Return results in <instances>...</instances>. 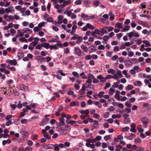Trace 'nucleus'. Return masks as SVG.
<instances>
[{
    "label": "nucleus",
    "instance_id": "nucleus-1",
    "mask_svg": "<svg viewBox=\"0 0 151 151\" xmlns=\"http://www.w3.org/2000/svg\"><path fill=\"white\" fill-rule=\"evenodd\" d=\"M64 117L67 119L65 122L67 124L73 125L76 123V121L69 120L71 118V116L70 115L65 114L64 113H62L61 114V117L59 119V124L60 126H64L65 124Z\"/></svg>",
    "mask_w": 151,
    "mask_h": 151
},
{
    "label": "nucleus",
    "instance_id": "nucleus-2",
    "mask_svg": "<svg viewBox=\"0 0 151 151\" xmlns=\"http://www.w3.org/2000/svg\"><path fill=\"white\" fill-rule=\"evenodd\" d=\"M127 35L130 39H131L133 37H138L139 36V34L138 33L135 31H133L132 32L127 33Z\"/></svg>",
    "mask_w": 151,
    "mask_h": 151
},
{
    "label": "nucleus",
    "instance_id": "nucleus-3",
    "mask_svg": "<svg viewBox=\"0 0 151 151\" xmlns=\"http://www.w3.org/2000/svg\"><path fill=\"white\" fill-rule=\"evenodd\" d=\"M71 0H67V1L59 0V3L60 4V5H59V6L61 7H64L71 3Z\"/></svg>",
    "mask_w": 151,
    "mask_h": 151
},
{
    "label": "nucleus",
    "instance_id": "nucleus-4",
    "mask_svg": "<svg viewBox=\"0 0 151 151\" xmlns=\"http://www.w3.org/2000/svg\"><path fill=\"white\" fill-rule=\"evenodd\" d=\"M70 126L69 125H66L63 127H61V129L63 133L65 134H67L70 130Z\"/></svg>",
    "mask_w": 151,
    "mask_h": 151
},
{
    "label": "nucleus",
    "instance_id": "nucleus-5",
    "mask_svg": "<svg viewBox=\"0 0 151 151\" xmlns=\"http://www.w3.org/2000/svg\"><path fill=\"white\" fill-rule=\"evenodd\" d=\"M58 47L61 48H63V44L60 43H57L56 45H52L50 46V49L51 50H53V49L56 50L58 49Z\"/></svg>",
    "mask_w": 151,
    "mask_h": 151
},
{
    "label": "nucleus",
    "instance_id": "nucleus-6",
    "mask_svg": "<svg viewBox=\"0 0 151 151\" xmlns=\"http://www.w3.org/2000/svg\"><path fill=\"white\" fill-rule=\"evenodd\" d=\"M123 77V76L122 74L121 71L120 70H117L116 74L114 75V79L116 80H117L120 78Z\"/></svg>",
    "mask_w": 151,
    "mask_h": 151
},
{
    "label": "nucleus",
    "instance_id": "nucleus-7",
    "mask_svg": "<svg viewBox=\"0 0 151 151\" xmlns=\"http://www.w3.org/2000/svg\"><path fill=\"white\" fill-rule=\"evenodd\" d=\"M14 12V8L12 6H10L5 8V13L6 14H9V13L13 14Z\"/></svg>",
    "mask_w": 151,
    "mask_h": 151
},
{
    "label": "nucleus",
    "instance_id": "nucleus-8",
    "mask_svg": "<svg viewBox=\"0 0 151 151\" xmlns=\"http://www.w3.org/2000/svg\"><path fill=\"white\" fill-rule=\"evenodd\" d=\"M46 24V22L42 21L38 24L37 26L35 27L33 29H38V30L40 29H42V27H45Z\"/></svg>",
    "mask_w": 151,
    "mask_h": 151
},
{
    "label": "nucleus",
    "instance_id": "nucleus-9",
    "mask_svg": "<svg viewBox=\"0 0 151 151\" xmlns=\"http://www.w3.org/2000/svg\"><path fill=\"white\" fill-rule=\"evenodd\" d=\"M74 50L75 53L79 56H82L83 53L80 48L78 47H75Z\"/></svg>",
    "mask_w": 151,
    "mask_h": 151
},
{
    "label": "nucleus",
    "instance_id": "nucleus-10",
    "mask_svg": "<svg viewBox=\"0 0 151 151\" xmlns=\"http://www.w3.org/2000/svg\"><path fill=\"white\" fill-rule=\"evenodd\" d=\"M70 145V143L68 142H66L64 144L62 143L60 144V147L61 148H65L66 149L69 147Z\"/></svg>",
    "mask_w": 151,
    "mask_h": 151
},
{
    "label": "nucleus",
    "instance_id": "nucleus-11",
    "mask_svg": "<svg viewBox=\"0 0 151 151\" xmlns=\"http://www.w3.org/2000/svg\"><path fill=\"white\" fill-rule=\"evenodd\" d=\"M141 120L142 121L145 128L147 127V124L149 122V120L145 117H142L141 118Z\"/></svg>",
    "mask_w": 151,
    "mask_h": 151
},
{
    "label": "nucleus",
    "instance_id": "nucleus-12",
    "mask_svg": "<svg viewBox=\"0 0 151 151\" xmlns=\"http://www.w3.org/2000/svg\"><path fill=\"white\" fill-rule=\"evenodd\" d=\"M49 119L47 118H45L43 119L41 122L40 123V125L43 126L47 124L49 122Z\"/></svg>",
    "mask_w": 151,
    "mask_h": 151
},
{
    "label": "nucleus",
    "instance_id": "nucleus-13",
    "mask_svg": "<svg viewBox=\"0 0 151 151\" xmlns=\"http://www.w3.org/2000/svg\"><path fill=\"white\" fill-rule=\"evenodd\" d=\"M42 132L44 137L46 138L47 139H50L51 136L49 135L48 134L44 129L42 130Z\"/></svg>",
    "mask_w": 151,
    "mask_h": 151
},
{
    "label": "nucleus",
    "instance_id": "nucleus-14",
    "mask_svg": "<svg viewBox=\"0 0 151 151\" xmlns=\"http://www.w3.org/2000/svg\"><path fill=\"white\" fill-rule=\"evenodd\" d=\"M58 1L59 0H51V1L53 3V5L55 8H58L59 6V4H58Z\"/></svg>",
    "mask_w": 151,
    "mask_h": 151
},
{
    "label": "nucleus",
    "instance_id": "nucleus-15",
    "mask_svg": "<svg viewBox=\"0 0 151 151\" xmlns=\"http://www.w3.org/2000/svg\"><path fill=\"white\" fill-rule=\"evenodd\" d=\"M97 78L100 80V81L101 82L103 83L106 81V77H103L102 75L98 76Z\"/></svg>",
    "mask_w": 151,
    "mask_h": 151
},
{
    "label": "nucleus",
    "instance_id": "nucleus-16",
    "mask_svg": "<svg viewBox=\"0 0 151 151\" xmlns=\"http://www.w3.org/2000/svg\"><path fill=\"white\" fill-rule=\"evenodd\" d=\"M33 31L35 32H38V35L40 37L43 36L45 34L43 32L41 31V29H33Z\"/></svg>",
    "mask_w": 151,
    "mask_h": 151
},
{
    "label": "nucleus",
    "instance_id": "nucleus-17",
    "mask_svg": "<svg viewBox=\"0 0 151 151\" xmlns=\"http://www.w3.org/2000/svg\"><path fill=\"white\" fill-rule=\"evenodd\" d=\"M86 89V87L85 86V84H83L82 88L79 91V93L81 95H83L85 93V90Z\"/></svg>",
    "mask_w": 151,
    "mask_h": 151
},
{
    "label": "nucleus",
    "instance_id": "nucleus-18",
    "mask_svg": "<svg viewBox=\"0 0 151 151\" xmlns=\"http://www.w3.org/2000/svg\"><path fill=\"white\" fill-rule=\"evenodd\" d=\"M139 77L140 78H148L150 77V76L147 75L145 73H140L139 74Z\"/></svg>",
    "mask_w": 151,
    "mask_h": 151
},
{
    "label": "nucleus",
    "instance_id": "nucleus-19",
    "mask_svg": "<svg viewBox=\"0 0 151 151\" xmlns=\"http://www.w3.org/2000/svg\"><path fill=\"white\" fill-rule=\"evenodd\" d=\"M135 134L131 133L129 136H125L124 137L128 139L132 140L133 138L135 137Z\"/></svg>",
    "mask_w": 151,
    "mask_h": 151
},
{
    "label": "nucleus",
    "instance_id": "nucleus-20",
    "mask_svg": "<svg viewBox=\"0 0 151 151\" xmlns=\"http://www.w3.org/2000/svg\"><path fill=\"white\" fill-rule=\"evenodd\" d=\"M130 127H131V129H130V131L133 132H136V130L135 129L136 127V125L135 124L133 123H132Z\"/></svg>",
    "mask_w": 151,
    "mask_h": 151
},
{
    "label": "nucleus",
    "instance_id": "nucleus-21",
    "mask_svg": "<svg viewBox=\"0 0 151 151\" xmlns=\"http://www.w3.org/2000/svg\"><path fill=\"white\" fill-rule=\"evenodd\" d=\"M22 32L20 30H18L17 31V34L16 35L17 37H23L24 33V31H22Z\"/></svg>",
    "mask_w": 151,
    "mask_h": 151
},
{
    "label": "nucleus",
    "instance_id": "nucleus-22",
    "mask_svg": "<svg viewBox=\"0 0 151 151\" xmlns=\"http://www.w3.org/2000/svg\"><path fill=\"white\" fill-rule=\"evenodd\" d=\"M22 31H24V33H27L30 34L32 32V29L28 28H25L22 30Z\"/></svg>",
    "mask_w": 151,
    "mask_h": 151
},
{
    "label": "nucleus",
    "instance_id": "nucleus-23",
    "mask_svg": "<svg viewBox=\"0 0 151 151\" xmlns=\"http://www.w3.org/2000/svg\"><path fill=\"white\" fill-rule=\"evenodd\" d=\"M20 89L21 90L26 91H28V87L23 84H21L20 85Z\"/></svg>",
    "mask_w": 151,
    "mask_h": 151
},
{
    "label": "nucleus",
    "instance_id": "nucleus-24",
    "mask_svg": "<svg viewBox=\"0 0 151 151\" xmlns=\"http://www.w3.org/2000/svg\"><path fill=\"white\" fill-rule=\"evenodd\" d=\"M53 145L52 144H48L47 145H45L43 147L44 149L46 150L51 149L53 148Z\"/></svg>",
    "mask_w": 151,
    "mask_h": 151
},
{
    "label": "nucleus",
    "instance_id": "nucleus-25",
    "mask_svg": "<svg viewBox=\"0 0 151 151\" xmlns=\"http://www.w3.org/2000/svg\"><path fill=\"white\" fill-rule=\"evenodd\" d=\"M7 63L10 64L11 65H15L17 64V61L16 60L14 59L13 60H9L7 61Z\"/></svg>",
    "mask_w": 151,
    "mask_h": 151
},
{
    "label": "nucleus",
    "instance_id": "nucleus-26",
    "mask_svg": "<svg viewBox=\"0 0 151 151\" xmlns=\"http://www.w3.org/2000/svg\"><path fill=\"white\" fill-rule=\"evenodd\" d=\"M24 56V54L23 53L22 51L19 50L18 52L17 56L19 59L22 58Z\"/></svg>",
    "mask_w": 151,
    "mask_h": 151
},
{
    "label": "nucleus",
    "instance_id": "nucleus-27",
    "mask_svg": "<svg viewBox=\"0 0 151 151\" xmlns=\"http://www.w3.org/2000/svg\"><path fill=\"white\" fill-rule=\"evenodd\" d=\"M120 92L119 91L117 90L116 92V93L114 97L115 99H117L118 101H119L120 98Z\"/></svg>",
    "mask_w": 151,
    "mask_h": 151
},
{
    "label": "nucleus",
    "instance_id": "nucleus-28",
    "mask_svg": "<svg viewBox=\"0 0 151 151\" xmlns=\"http://www.w3.org/2000/svg\"><path fill=\"white\" fill-rule=\"evenodd\" d=\"M42 47H44L46 49H48L50 48V44L48 43H43L41 44Z\"/></svg>",
    "mask_w": 151,
    "mask_h": 151
},
{
    "label": "nucleus",
    "instance_id": "nucleus-29",
    "mask_svg": "<svg viewBox=\"0 0 151 151\" xmlns=\"http://www.w3.org/2000/svg\"><path fill=\"white\" fill-rule=\"evenodd\" d=\"M130 28V26H126L121 30V32H125L126 31H127L129 30Z\"/></svg>",
    "mask_w": 151,
    "mask_h": 151
},
{
    "label": "nucleus",
    "instance_id": "nucleus-30",
    "mask_svg": "<svg viewBox=\"0 0 151 151\" xmlns=\"http://www.w3.org/2000/svg\"><path fill=\"white\" fill-rule=\"evenodd\" d=\"M114 27L119 29H122L123 28L122 24L119 22H117L116 24Z\"/></svg>",
    "mask_w": 151,
    "mask_h": 151
},
{
    "label": "nucleus",
    "instance_id": "nucleus-31",
    "mask_svg": "<svg viewBox=\"0 0 151 151\" xmlns=\"http://www.w3.org/2000/svg\"><path fill=\"white\" fill-rule=\"evenodd\" d=\"M79 105V103L77 101H72L70 104V106L71 107L74 106H78Z\"/></svg>",
    "mask_w": 151,
    "mask_h": 151
},
{
    "label": "nucleus",
    "instance_id": "nucleus-32",
    "mask_svg": "<svg viewBox=\"0 0 151 151\" xmlns=\"http://www.w3.org/2000/svg\"><path fill=\"white\" fill-rule=\"evenodd\" d=\"M81 47L84 52H88V49L86 45H81Z\"/></svg>",
    "mask_w": 151,
    "mask_h": 151
},
{
    "label": "nucleus",
    "instance_id": "nucleus-33",
    "mask_svg": "<svg viewBox=\"0 0 151 151\" xmlns=\"http://www.w3.org/2000/svg\"><path fill=\"white\" fill-rule=\"evenodd\" d=\"M81 16L83 18L84 20H89L88 16L86 14L82 13L81 15Z\"/></svg>",
    "mask_w": 151,
    "mask_h": 151
},
{
    "label": "nucleus",
    "instance_id": "nucleus-34",
    "mask_svg": "<svg viewBox=\"0 0 151 151\" xmlns=\"http://www.w3.org/2000/svg\"><path fill=\"white\" fill-rule=\"evenodd\" d=\"M93 127L95 129H97L99 127V122L97 120H95L93 121Z\"/></svg>",
    "mask_w": 151,
    "mask_h": 151
},
{
    "label": "nucleus",
    "instance_id": "nucleus-35",
    "mask_svg": "<svg viewBox=\"0 0 151 151\" xmlns=\"http://www.w3.org/2000/svg\"><path fill=\"white\" fill-rule=\"evenodd\" d=\"M36 45V44H35L32 42L28 46V49L30 50H33L34 47Z\"/></svg>",
    "mask_w": 151,
    "mask_h": 151
},
{
    "label": "nucleus",
    "instance_id": "nucleus-36",
    "mask_svg": "<svg viewBox=\"0 0 151 151\" xmlns=\"http://www.w3.org/2000/svg\"><path fill=\"white\" fill-rule=\"evenodd\" d=\"M133 84L135 86H140L142 85V82L140 81H136L134 82Z\"/></svg>",
    "mask_w": 151,
    "mask_h": 151
},
{
    "label": "nucleus",
    "instance_id": "nucleus-37",
    "mask_svg": "<svg viewBox=\"0 0 151 151\" xmlns=\"http://www.w3.org/2000/svg\"><path fill=\"white\" fill-rule=\"evenodd\" d=\"M108 72L109 73H111L114 75L116 73V71L112 68H110L108 70Z\"/></svg>",
    "mask_w": 151,
    "mask_h": 151
},
{
    "label": "nucleus",
    "instance_id": "nucleus-38",
    "mask_svg": "<svg viewBox=\"0 0 151 151\" xmlns=\"http://www.w3.org/2000/svg\"><path fill=\"white\" fill-rule=\"evenodd\" d=\"M60 144H55L53 145L54 147V150L55 151H59V150Z\"/></svg>",
    "mask_w": 151,
    "mask_h": 151
},
{
    "label": "nucleus",
    "instance_id": "nucleus-39",
    "mask_svg": "<svg viewBox=\"0 0 151 151\" xmlns=\"http://www.w3.org/2000/svg\"><path fill=\"white\" fill-rule=\"evenodd\" d=\"M142 42L145 44V46L146 47L151 46V44L150 43V42L149 41L143 40L142 41Z\"/></svg>",
    "mask_w": 151,
    "mask_h": 151
},
{
    "label": "nucleus",
    "instance_id": "nucleus-40",
    "mask_svg": "<svg viewBox=\"0 0 151 151\" xmlns=\"http://www.w3.org/2000/svg\"><path fill=\"white\" fill-rule=\"evenodd\" d=\"M10 139H7V140H4L2 141V145L3 146L5 145L6 143L9 144L11 142Z\"/></svg>",
    "mask_w": 151,
    "mask_h": 151
},
{
    "label": "nucleus",
    "instance_id": "nucleus-41",
    "mask_svg": "<svg viewBox=\"0 0 151 151\" xmlns=\"http://www.w3.org/2000/svg\"><path fill=\"white\" fill-rule=\"evenodd\" d=\"M19 40L21 42H27V39L24 37H21L19 38Z\"/></svg>",
    "mask_w": 151,
    "mask_h": 151
},
{
    "label": "nucleus",
    "instance_id": "nucleus-42",
    "mask_svg": "<svg viewBox=\"0 0 151 151\" xmlns=\"http://www.w3.org/2000/svg\"><path fill=\"white\" fill-rule=\"evenodd\" d=\"M133 88V86L132 85H129L127 86L125 90L127 91H129L132 90Z\"/></svg>",
    "mask_w": 151,
    "mask_h": 151
},
{
    "label": "nucleus",
    "instance_id": "nucleus-43",
    "mask_svg": "<svg viewBox=\"0 0 151 151\" xmlns=\"http://www.w3.org/2000/svg\"><path fill=\"white\" fill-rule=\"evenodd\" d=\"M122 73L124 75L125 77L127 78H130V75H128L127 71L126 70H124L122 71Z\"/></svg>",
    "mask_w": 151,
    "mask_h": 151
},
{
    "label": "nucleus",
    "instance_id": "nucleus-44",
    "mask_svg": "<svg viewBox=\"0 0 151 151\" xmlns=\"http://www.w3.org/2000/svg\"><path fill=\"white\" fill-rule=\"evenodd\" d=\"M87 26L88 27V28L89 29H91V30H93L94 29V27L93 26L91 25L89 23H87L86 24Z\"/></svg>",
    "mask_w": 151,
    "mask_h": 151
},
{
    "label": "nucleus",
    "instance_id": "nucleus-45",
    "mask_svg": "<svg viewBox=\"0 0 151 151\" xmlns=\"http://www.w3.org/2000/svg\"><path fill=\"white\" fill-rule=\"evenodd\" d=\"M80 112L81 114H88L89 113V110L88 109H86L85 110H82Z\"/></svg>",
    "mask_w": 151,
    "mask_h": 151
},
{
    "label": "nucleus",
    "instance_id": "nucleus-46",
    "mask_svg": "<svg viewBox=\"0 0 151 151\" xmlns=\"http://www.w3.org/2000/svg\"><path fill=\"white\" fill-rule=\"evenodd\" d=\"M105 93L104 91H101L98 94L97 96L100 98H101L103 97Z\"/></svg>",
    "mask_w": 151,
    "mask_h": 151
},
{
    "label": "nucleus",
    "instance_id": "nucleus-47",
    "mask_svg": "<svg viewBox=\"0 0 151 151\" xmlns=\"http://www.w3.org/2000/svg\"><path fill=\"white\" fill-rule=\"evenodd\" d=\"M7 68L12 71H14L16 70V68L15 67L13 66H11L9 65H7Z\"/></svg>",
    "mask_w": 151,
    "mask_h": 151
},
{
    "label": "nucleus",
    "instance_id": "nucleus-48",
    "mask_svg": "<svg viewBox=\"0 0 151 151\" xmlns=\"http://www.w3.org/2000/svg\"><path fill=\"white\" fill-rule=\"evenodd\" d=\"M138 23L139 24L143 26H144L145 27H146L148 25L145 22L143 21H139L138 22Z\"/></svg>",
    "mask_w": 151,
    "mask_h": 151
},
{
    "label": "nucleus",
    "instance_id": "nucleus-49",
    "mask_svg": "<svg viewBox=\"0 0 151 151\" xmlns=\"http://www.w3.org/2000/svg\"><path fill=\"white\" fill-rule=\"evenodd\" d=\"M122 149V147L120 145H118L116 147L115 151H121V149Z\"/></svg>",
    "mask_w": 151,
    "mask_h": 151
},
{
    "label": "nucleus",
    "instance_id": "nucleus-50",
    "mask_svg": "<svg viewBox=\"0 0 151 151\" xmlns=\"http://www.w3.org/2000/svg\"><path fill=\"white\" fill-rule=\"evenodd\" d=\"M66 13V14L68 17H70L72 13L70 11H68L67 10H66L64 12V13Z\"/></svg>",
    "mask_w": 151,
    "mask_h": 151
},
{
    "label": "nucleus",
    "instance_id": "nucleus-51",
    "mask_svg": "<svg viewBox=\"0 0 151 151\" xmlns=\"http://www.w3.org/2000/svg\"><path fill=\"white\" fill-rule=\"evenodd\" d=\"M30 11L29 10H27L24 14H22V16H29L30 14Z\"/></svg>",
    "mask_w": 151,
    "mask_h": 151
},
{
    "label": "nucleus",
    "instance_id": "nucleus-52",
    "mask_svg": "<svg viewBox=\"0 0 151 151\" xmlns=\"http://www.w3.org/2000/svg\"><path fill=\"white\" fill-rule=\"evenodd\" d=\"M67 94L68 95H72L75 97L76 96V95L73 92L71 91H68L67 92Z\"/></svg>",
    "mask_w": 151,
    "mask_h": 151
},
{
    "label": "nucleus",
    "instance_id": "nucleus-53",
    "mask_svg": "<svg viewBox=\"0 0 151 151\" xmlns=\"http://www.w3.org/2000/svg\"><path fill=\"white\" fill-rule=\"evenodd\" d=\"M5 13V9H4L3 7H0V14H2Z\"/></svg>",
    "mask_w": 151,
    "mask_h": 151
},
{
    "label": "nucleus",
    "instance_id": "nucleus-54",
    "mask_svg": "<svg viewBox=\"0 0 151 151\" xmlns=\"http://www.w3.org/2000/svg\"><path fill=\"white\" fill-rule=\"evenodd\" d=\"M125 106L128 108L131 107L132 106V104L129 101H127L125 104Z\"/></svg>",
    "mask_w": 151,
    "mask_h": 151
},
{
    "label": "nucleus",
    "instance_id": "nucleus-55",
    "mask_svg": "<svg viewBox=\"0 0 151 151\" xmlns=\"http://www.w3.org/2000/svg\"><path fill=\"white\" fill-rule=\"evenodd\" d=\"M2 71L1 70V72H4V73L6 74H8L10 73L9 71L6 69L2 68Z\"/></svg>",
    "mask_w": 151,
    "mask_h": 151
},
{
    "label": "nucleus",
    "instance_id": "nucleus-56",
    "mask_svg": "<svg viewBox=\"0 0 151 151\" xmlns=\"http://www.w3.org/2000/svg\"><path fill=\"white\" fill-rule=\"evenodd\" d=\"M94 104L96 106H98L99 108H101V105L100 104V103L99 101H95L94 102Z\"/></svg>",
    "mask_w": 151,
    "mask_h": 151
},
{
    "label": "nucleus",
    "instance_id": "nucleus-57",
    "mask_svg": "<svg viewBox=\"0 0 151 151\" xmlns=\"http://www.w3.org/2000/svg\"><path fill=\"white\" fill-rule=\"evenodd\" d=\"M34 40H35V41L33 42H32L35 44H36V45L38 43V41L40 40V39L37 37H35L34 38Z\"/></svg>",
    "mask_w": 151,
    "mask_h": 151
},
{
    "label": "nucleus",
    "instance_id": "nucleus-58",
    "mask_svg": "<svg viewBox=\"0 0 151 151\" xmlns=\"http://www.w3.org/2000/svg\"><path fill=\"white\" fill-rule=\"evenodd\" d=\"M64 53L65 54H68L70 52V49L69 48L67 47L65 48H64Z\"/></svg>",
    "mask_w": 151,
    "mask_h": 151
},
{
    "label": "nucleus",
    "instance_id": "nucleus-59",
    "mask_svg": "<svg viewBox=\"0 0 151 151\" xmlns=\"http://www.w3.org/2000/svg\"><path fill=\"white\" fill-rule=\"evenodd\" d=\"M20 122L22 124H26L28 122V120L27 119H24L21 120Z\"/></svg>",
    "mask_w": 151,
    "mask_h": 151
},
{
    "label": "nucleus",
    "instance_id": "nucleus-60",
    "mask_svg": "<svg viewBox=\"0 0 151 151\" xmlns=\"http://www.w3.org/2000/svg\"><path fill=\"white\" fill-rule=\"evenodd\" d=\"M92 57L91 55H87L85 57V59L86 60H89L91 59Z\"/></svg>",
    "mask_w": 151,
    "mask_h": 151
},
{
    "label": "nucleus",
    "instance_id": "nucleus-61",
    "mask_svg": "<svg viewBox=\"0 0 151 151\" xmlns=\"http://www.w3.org/2000/svg\"><path fill=\"white\" fill-rule=\"evenodd\" d=\"M86 142H88L90 143H94L96 142V140L95 139H87L86 140Z\"/></svg>",
    "mask_w": 151,
    "mask_h": 151
},
{
    "label": "nucleus",
    "instance_id": "nucleus-62",
    "mask_svg": "<svg viewBox=\"0 0 151 151\" xmlns=\"http://www.w3.org/2000/svg\"><path fill=\"white\" fill-rule=\"evenodd\" d=\"M114 50L115 52H117L119 51V48L118 46H116L114 47Z\"/></svg>",
    "mask_w": 151,
    "mask_h": 151
},
{
    "label": "nucleus",
    "instance_id": "nucleus-63",
    "mask_svg": "<svg viewBox=\"0 0 151 151\" xmlns=\"http://www.w3.org/2000/svg\"><path fill=\"white\" fill-rule=\"evenodd\" d=\"M100 3V2L99 1H94L93 3V5L96 6H98Z\"/></svg>",
    "mask_w": 151,
    "mask_h": 151
},
{
    "label": "nucleus",
    "instance_id": "nucleus-64",
    "mask_svg": "<svg viewBox=\"0 0 151 151\" xmlns=\"http://www.w3.org/2000/svg\"><path fill=\"white\" fill-rule=\"evenodd\" d=\"M46 21L48 22H52L53 21V19L50 17H47L46 18Z\"/></svg>",
    "mask_w": 151,
    "mask_h": 151
}]
</instances>
